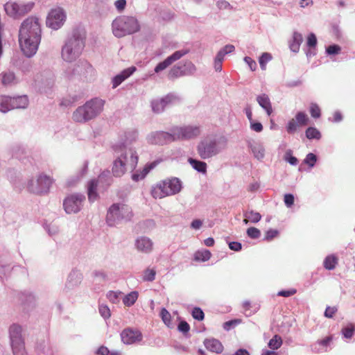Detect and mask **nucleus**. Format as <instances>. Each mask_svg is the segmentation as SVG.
<instances>
[{"label": "nucleus", "instance_id": "6e6d98bb", "mask_svg": "<svg viewBox=\"0 0 355 355\" xmlns=\"http://www.w3.org/2000/svg\"><path fill=\"white\" fill-rule=\"evenodd\" d=\"M99 313L104 319H108L111 314L110 310L107 305H100L98 307Z\"/></svg>", "mask_w": 355, "mask_h": 355}, {"label": "nucleus", "instance_id": "bb28decb", "mask_svg": "<svg viewBox=\"0 0 355 355\" xmlns=\"http://www.w3.org/2000/svg\"><path fill=\"white\" fill-rule=\"evenodd\" d=\"M254 157L258 160H261L265 157V148L262 143L259 141H250L248 144Z\"/></svg>", "mask_w": 355, "mask_h": 355}, {"label": "nucleus", "instance_id": "c85d7f7f", "mask_svg": "<svg viewBox=\"0 0 355 355\" xmlns=\"http://www.w3.org/2000/svg\"><path fill=\"white\" fill-rule=\"evenodd\" d=\"M302 42V35L297 31H294L293 33L291 39L288 41V46L290 50L293 53H298Z\"/></svg>", "mask_w": 355, "mask_h": 355}, {"label": "nucleus", "instance_id": "2eb2a0df", "mask_svg": "<svg viewBox=\"0 0 355 355\" xmlns=\"http://www.w3.org/2000/svg\"><path fill=\"white\" fill-rule=\"evenodd\" d=\"M147 140L149 144L155 145H165L175 141L172 128L170 132H153L148 135Z\"/></svg>", "mask_w": 355, "mask_h": 355}, {"label": "nucleus", "instance_id": "69168bd1", "mask_svg": "<svg viewBox=\"0 0 355 355\" xmlns=\"http://www.w3.org/2000/svg\"><path fill=\"white\" fill-rule=\"evenodd\" d=\"M239 323V320H232L224 322L223 327L225 330L230 331L232 328L234 327Z\"/></svg>", "mask_w": 355, "mask_h": 355}, {"label": "nucleus", "instance_id": "423d86ee", "mask_svg": "<svg viewBox=\"0 0 355 355\" xmlns=\"http://www.w3.org/2000/svg\"><path fill=\"white\" fill-rule=\"evenodd\" d=\"M181 189V181L177 178H173L157 184L153 188L151 193L155 198H162L179 193Z\"/></svg>", "mask_w": 355, "mask_h": 355}, {"label": "nucleus", "instance_id": "a211bd4d", "mask_svg": "<svg viewBox=\"0 0 355 355\" xmlns=\"http://www.w3.org/2000/svg\"><path fill=\"white\" fill-rule=\"evenodd\" d=\"M83 274L77 269H73L68 275L63 292L68 293L79 286L83 280Z\"/></svg>", "mask_w": 355, "mask_h": 355}, {"label": "nucleus", "instance_id": "5fc2aeb1", "mask_svg": "<svg viewBox=\"0 0 355 355\" xmlns=\"http://www.w3.org/2000/svg\"><path fill=\"white\" fill-rule=\"evenodd\" d=\"M341 51V48L338 44H332L326 48V53L327 55H337Z\"/></svg>", "mask_w": 355, "mask_h": 355}, {"label": "nucleus", "instance_id": "052dcab7", "mask_svg": "<svg viewBox=\"0 0 355 355\" xmlns=\"http://www.w3.org/2000/svg\"><path fill=\"white\" fill-rule=\"evenodd\" d=\"M26 153L24 148L17 146L13 149V156L17 159H22V155Z\"/></svg>", "mask_w": 355, "mask_h": 355}, {"label": "nucleus", "instance_id": "b1692460", "mask_svg": "<svg viewBox=\"0 0 355 355\" xmlns=\"http://www.w3.org/2000/svg\"><path fill=\"white\" fill-rule=\"evenodd\" d=\"M18 298L21 304L24 308L33 306L36 302V296L30 291H21L18 294Z\"/></svg>", "mask_w": 355, "mask_h": 355}, {"label": "nucleus", "instance_id": "680f3d73", "mask_svg": "<svg viewBox=\"0 0 355 355\" xmlns=\"http://www.w3.org/2000/svg\"><path fill=\"white\" fill-rule=\"evenodd\" d=\"M279 234V231L274 229H270L266 232L264 239L266 241H271Z\"/></svg>", "mask_w": 355, "mask_h": 355}, {"label": "nucleus", "instance_id": "bf43d9fd", "mask_svg": "<svg viewBox=\"0 0 355 355\" xmlns=\"http://www.w3.org/2000/svg\"><path fill=\"white\" fill-rule=\"evenodd\" d=\"M250 129L256 132H261L263 130V125L260 122L254 120L250 122Z\"/></svg>", "mask_w": 355, "mask_h": 355}, {"label": "nucleus", "instance_id": "c03bdc74", "mask_svg": "<svg viewBox=\"0 0 355 355\" xmlns=\"http://www.w3.org/2000/svg\"><path fill=\"white\" fill-rule=\"evenodd\" d=\"M84 68L85 69L86 73H89L93 71L92 66L85 60L80 61L79 64L76 66V69H73V73H80V68Z\"/></svg>", "mask_w": 355, "mask_h": 355}, {"label": "nucleus", "instance_id": "4468645a", "mask_svg": "<svg viewBox=\"0 0 355 355\" xmlns=\"http://www.w3.org/2000/svg\"><path fill=\"white\" fill-rule=\"evenodd\" d=\"M85 196L81 193H74L67 197L63 202V207L67 214H76L80 211Z\"/></svg>", "mask_w": 355, "mask_h": 355}, {"label": "nucleus", "instance_id": "49530a36", "mask_svg": "<svg viewBox=\"0 0 355 355\" xmlns=\"http://www.w3.org/2000/svg\"><path fill=\"white\" fill-rule=\"evenodd\" d=\"M284 159L292 166H296L298 163V159L293 156V151L291 149L286 151Z\"/></svg>", "mask_w": 355, "mask_h": 355}, {"label": "nucleus", "instance_id": "c9c22d12", "mask_svg": "<svg viewBox=\"0 0 355 355\" xmlns=\"http://www.w3.org/2000/svg\"><path fill=\"white\" fill-rule=\"evenodd\" d=\"M139 296L137 291H132L127 294L123 299V303L126 306H132L137 301Z\"/></svg>", "mask_w": 355, "mask_h": 355}, {"label": "nucleus", "instance_id": "cd10ccee", "mask_svg": "<svg viewBox=\"0 0 355 355\" xmlns=\"http://www.w3.org/2000/svg\"><path fill=\"white\" fill-rule=\"evenodd\" d=\"M157 164V162H153L145 165L142 170H137L132 175V180L135 182H139L143 180L147 174L153 169Z\"/></svg>", "mask_w": 355, "mask_h": 355}, {"label": "nucleus", "instance_id": "f8f14e48", "mask_svg": "<svg viewBox=\"0 0 355 355\" xmlns=\"http://www.w3.org/2000/svg\"><path fill=\"white\" fill-rule=\"evenodd\" d=\"M66 19L65 11L63 8L58 7L50 10L46 17V24L52 30L57 31L64 25Z\"/></svg>", "mask_w": 355, "mask_h": 355}, {"label": "nucleus", "instance_id": "6ab92c4d", "mask_svg": "<svg viewBox=\"0 0 355 355\" xmlns=\"http://www.w3.org/2000/svg\"><path fill=\"white\" fill-rule=\"evenodd\" d=\"M189 53V49H184L175 51L172 55L167 57L164 61L160 62L159 64H157V65L155 67V72L158 73L162 71L171 64H173L174 62L180 60Z\"/></svg>", "mask_w": 355, "mask_h": 355}, {"label": "nucleus", "instance_id": "37998d69", "mask_svg": "<svg viewBox=\"0 0 355 355\" xmlns=\"http://www.w3.org/2000/svg\"><path fill=\"white\" fill-rule=\"evenodd\" d=\"M355 332V327L353 324H349L342 329V334L344 338L350 339Z\"/></svg>", "mask_w": 355, "mask_h": 355}, {"label": "nucleus", "instance_id": "dca6fc26", "mask_svg": "<svg viewBox=\"0 0 355 355\" xmlns=\"http://www.w3.org/2000/svg\"><path fill=\"white\" fill-rule=\"evenodd\" d=\"M40 41V39L19 37L21 50L27 58H31L37 53Z\"/></svg>", "mask_w": 355, "mask_h": 355}, {"label": "nucleus", "instance_id": "de8ad7c7", "mask_svg": "<svg viewBox=\"0 0 355 355\" xmlns=\"http://www.w3.org/2000/svg\"><path fill=\"white\" fill-rule=\"evenodd\" d=\"M160 316L164 323L170 327L171 324V313L165 309L162 308L160 311Z\"/></svg>", "mask_w": 355, "mask_h": 355}, {"label": "nucleus", "instance_id": "58836bf2", "mask_svg": "<svg viewBox=\"0 0 355 355\" xmlns=\"http://www.w3.org/2000/svg\"><path fill=\"white\" fill-rule=\"evenodd\" d=\"M336 263V257L334 255H329L324 260L323 265L327 270H331L335 268Z\"/></svg>", "mask_w": 355, "mask_h": 355}, {"label": "nucleus", "instance_id": "338daca9", "mask_svg": "<svg viewBox=\"0 0 355 355\" xmlns=\"http://www.w3.org/2000/svg\"><path fill=\"white\" fill-rule=\"evenodd\" d=\"M126 3V0H116L114 2V6L119 12H121L125 8Z\"/></svg>", "mask_w": 355, "mask_h": 355}, {"label": "nucleus", "instance_id": "f257e3e1", "mask_svg": "<svg viewBox=\"0 0 355 355\" xmlns=\"http://www.w3.org/2000/svg\"><path fill=\"white\" fill-rule=\"evenodd\" d=\"M114 157L112 173L116 178L123 176L128 169L135 170L138 163L136 151L124 145L114 147Z\"/></svg>", "mask_w": 355, "mask_h": 355}, {"label": "nucleus", "instance_id": "a18cd8bd", "mask_svg": "<svg viewBox=\"0 0 355 355\" xmlns=\"http://www.w3.org/2000/svg\"><path fill=\"white\" fill-rule=\"evenodd\" d=\"M317 160V156L312 153H309L306 155V157L303 160V163L308 165L310 168H312L315 166Z\"/></svg>", "mask_w": 355, "mask_h": 355}, {"label": "nucleus", "instance_id": "13d9d810", "mask_svg": "<svg viewBox=\"0 0 355 355\" xmlns=\"http://www.w3.org/2000/svg\"><path fill=\"white\" fill-rule=\"evenodd\" d=\"M306 45L310 49L315 48L317 45V38L314 33H311L309 35L306 41Z\"/></svg>", "mask_w": 355, "mask_h": 355}, {"label": "nucleus", "instance_id": "0eeeda50", "mask_svg": "<svg viewBox=\"0 0 355 355\" xmlns=\"http://www.w3.org/2000/svg\"><path fill=\"white\" fill-rule=\"evenodd\" d=\"M22 327L13 323L8 328L10 343L14 355H24L25 341L22 335Z\"/></svg>", "mask_w": 355, "mask_h": 355}, {"label": "nucleus", "instance_id": "1a4fd4ad", "mask_svg": "<svg viewBox=\"0 0 355 355\" xmlns=\"http://www.w3.org/2000/svg\"><path fill=\"white\" fill-rule=\"evenodd\" d=\"M41 32L39 19L36 17H29L22 22L19 37L41 40Z\"/></svg>", "mask_w": 355, "mask_h": 355}, {"label": "nucleus", "instance_id": "f704fd0d", "mask_svg": "<svg viewBox=\"0 0 355 355\" xmlns=\"http://www.w3.org/2000/svg\"><path fill=\"white\" fill-rule=\"evenodd\" d=\"M189 163L198 172L205 173L207 172V164L205 162L200 161L193 158L188 159Z\"/></svg>", "mask_w": 355, "mask_h": 355}, {"label": "nucleus", "instance_id": "412c9836", "mask_svg": "<svg viewBox=\"0 0 355 355\" xmlns=\"http://www.w3.org/2000/svg\"><path fill=\"white\" fill-rule=\"evenodd\" d=\"M106 178H108L109 180L110 179L108 171L101 173L98 176V180H92L89 182L87 187V195L88 199L90 202H92L95 201L98 196L96 192L98 182H102L103 181H105Z\"/></svg>", "mask_w": 355, "mask_h": 355}, {"label": "nucleus", "instance_id": "9d476101", "mask_svg": "<svg viewBox=\"0 0 355 355\" xmlns=\"http://www.w3.org/2000/svg\"><path fill=\"white\" fill-rule=\"evenodd\" d=\"M35 3L32 1L22 3L8 1L4 5V10L8 15L18 19L32 10Z\"/></svg>", "mask_w": 355, "mask_h": 355}, {"label": "nucleus", "instance_id": "0e129e2a", "mask_svg": "<svg viewBox=\"0 0 355 355\" xmlns=\"http://www.w3.org/2000/svg\"><path fill=\"white\" fill-rule=\"evenodd\" d=\"M294 196L291 193L284 195V201L287 207H291L294 204Z\"/></svg>", "mask_w": 355, "mask_h": 355}, {"label": "nucleus", "instance_id": "c756f323", "mask_svg": "<svg viewBox=\"0 0 355 355\" xmlns=\"http://www.w3.org/2000/svg\"><path fill=\"white\" fill-rule=\"evenodd\" d=\"M204 345L207 349L216 354H220L223 350L221 343L215 338H207L204 340Z\"/></svg>", "mask_w": 355, "mask_h": 355}, {"label": "nucleus", "instance_id": "f3484780", "mask_svg": "<svg viewBox=\"0 0 355 355\" xmlns=\"http://www.w3.org/2000/svg\"><path fill=\"white\" fill-rule=\"evenodd\" d=\"M309 123V118L304 112H298L295 118L288 121L286 129L288 134H294L299 127L305 126Z\"/></svg>", "mask_w": 355, "mask_h": 355}, {"label": "nucleus", "instance_id": "e433bc0d", "mask_svg": "<svg viewBox=\"0 0 355 355\" xmlns=\"http://www.w3.org/2000/svg\"><path fill=\"white\" fill-rule=\"evenodd\" d=\"M211 253L208 250H198L194 254V259L198 261H206L211 258Z\"/></svg>", "mask_w": 355, "mask_h": 355}, {"label": "nucleus", "instance_id": "79ce46f5", "mask_svg": "<svg viewBox=\"0 0 355 355\" xmlns=\"http://www.w3.org/2000/svg\"><path fill=\"white\" fill-rule=\"evenodd\" d=\"M306 137L309 139H319L321 134L318 130L313 127H309L306 130Z\"/></svg>", "mask_w": 355, "mask_h": 355}, {"label": "nucleus", "instance_id": "72a5a7b5", "mask_svg": "<svg viewBox=\"0 0 355 355\" xmlns=\"http://www.w3.org/2000/svg\"><path fill=\"white\" fill-rule=\"evenodd\" d=\"M11 96H0V112L6 113L8 111L13 110L12 105L11 104Z\"/></svg>", "mask_w": 355, "mask_h": 355}, {"label": "nucleus", "instance_id": "f03ea898", "mask_svg": "<svg viewBox=\"0 0 355 355\" xmlns=\"http://www.w3.org/2000/svg\"><path fill=\"white\" fill-rule=\"evenodd\" d=\"M86 35L83 30L76 28L64 42L61 57L67 62L75 61L82 53L85 45Z\"/></svg>", "mask_w": 355, "mask_h": 355}, {"label": "nucleus", "instance_id": "4c0bfd02", "mask_svg": "<svg viewBox=\"0 0 355 355\" xmlns=\"http://www.w3.org/2000/svg\"><path fill=\"white\" fill-rule=\"evenodd\" d=\"M282 345V339L280 336L275 335L268 342V347L272 350L278 349Z\"/></svg>", "mask_w": 355, "mask_h": 355}, {"label": "nucleus", "instance_id": "603ef678", "mask_svg": "<svg viewBox=\"0 0 355 355\" xmlns=\"http://www.w3.org/2000/svg\"><path fill=\"white\" fill-rule=\"evenodd\" d=\"M247 235L252 239H257L260 237L261 232L257 227H251L247 230Z\"/></svg>", "mask_w": 355, "mask_h": 355}, {"label": "nucleus", "instance_id": "a19ab883", "mask_svg": "<svg viewBox=\"0 0 355 355\" xmlns=\"http://www.w3.org/2000/svg\"><path fill=\"white\" fill-rule=\"evenodd\" d=\"M331 340V338L330 336H327L322 340H319L317 343L312 345L311 350L313 352L318 353L320 352V349L318 348V346H322L323 347H326L329 345V343Z\"/></svg>", "mask_w": 355, "mask_h": 355}, {"label": "nucleus", "instance_id": "7ed1b4c3", "mask_svg": "<svg viewBox=\"0 0 355 355\" xmlns=\"http://www.w3.org/2000/svg\"><path fill=\"white\" fill-rule=\"evenodd\" d=\"M104 101L94 98L79 106L73 113L72 119L78 123H86L95 119L103 110Z\"/></svg>", "mask_w": 355, "mask_h": 355}, {"label": "nucleus", "instance_id": "6e6552de", "mask_svg": "<svg viewBox=\"0 0 355 355\" xmlns=\"http://www.w3.org/2000/svg\"><path fill=\"white\" fill-rule=\"evenodd\" d=\"M223 148L217 139L209 137L202 139L196 147L198 154L202 159H208L217 155Z\"/></svg>", "mask_w": 355, "mask_h": 355}, {"label": "nucleus", "instance_id": "864d4df0", "mask_svg": "<svg viewBox=\"0 0 355 355\" xmlns=\"http://www.w3.org/2000/svg\"><path fill=\"white\" fill-rule=\"evenodd\" d=\"M192 317L199 321H201L205 318V313L199 307H195L193 309L191 312Z\"/></svg>", "mask_w": 355, "mask_h": 355}, {"label": "nucleus", "instance_id": "8fccbe9b", "mask_svg": "<svg viewBox=\"0 0 355 355\" xmlns=\"http://www.w3.org/2000/svg\"><path fill=\"white\" fill-rule=\"evenodd\" d=\"M156 271L154 269L147 268L143 276V280L145 282H153L155 278Z\"/></svg>", "mask_w": 355, "mask_h": 355}, {"label": "nucleus", "instance_id": "4be33fe9", "mask_svg": "<svg viewBox=\"0 0 355 355\" xmlns=\"http://www.w3.org/2000/svg\"><path fill=\"white\" fill-rule=\"evenodd\" d=\"M186 69H189L191 72L196 70L195 65L191 62H187L184 64L174 65L170 70L168 76L170 78H178L187 74Z\"/></svg>", "mask_w": 355, "mask_h": 355}, {"label": "nucleus", "instance_id": "5701e85b", "mask_svg": "<svg viewBox=\"0 0 355 355\" xmlns=\"http://www.w3.org/2000/svg\"><path fill=\"white\" fill-rule=\"evenodd\" d=\"M176 98V96L173 94H168L165 97L159 100H153L151 102V107L153 112L159 114L162 112L166 106L173 103Z\"/></svg>", "mask_w": 355, "mask_h": 355}, {"label": "nucleus", "instance_id": "393cba45", "mask_svg": "<svg viewBox=\"0 0 355 355\" xmlns=\"http://www.w3.org/2000/svg\"><path fill=\"white\" fill-rule=\"evenodd\" d=\"M153 243L150 239L146 236L138 237L135 241V246L138 251L144 253H149L153 250Z\"/></svg>", "mask_w": 355, "mask_h": 355}, {"label": "nucleus", "instance_id": "2f4dec72", "mask_svg": "<svg viewBox=\"0 0 355 355\" xmlns=\"http://www.w3.org/2000/svg\"><path fill=\"white\" fill-rule=\"evenodd\" d=\"M11 104L13 109H25L28 105V98L26 95L11 97Z\"/></svg>", "mask_w": 355, "mask_h": 355}, {"label": "nucleus", "instance_id": "39448f33", "mask_svg": "<svg viewBox=\"0 0 355 355\" xmlns=\"http://www.w3.org/2000/svg\"><path fill=\"white\" fill-rule=\"evenodd\" d=\"M133 216L132 208L122 202L114 203L108 209L106 222L110 227L130 221Z\"/></svg>", "mask_w": 355, "mask_h": 355}, {"label": "nucleus", "instance_id": "aec40b11", "mask_svg": "<svg viewBox=\"0 0 355 355\" xmlns=\"http://www.w3.org/2000/svg\"><path fill=\"white\" fill-rule=\"evenodd\" d=\"M121 338L124 344L132 345L140 342L143 338V336L140 331L128 328L122 331Z\"/></svg>", "mask_w": 355, "mask_h": 355}, {"label": "nucleus", "instance_id": "ddd939ff", "mask_svg": "<svg viewBox=\"0 0 355 355\" xmlns=\"http://www.w3.org/2000/svg\"><path fill=\"white\" fill-rule=\"evenodd\" d=\"M172 130L175 141L191 139L200 134V128L198 125L174 126Z\"/></svg>", "mask_w": 355, "mask_h": 355}, {"label": "nucleus", "instance_id": "ea45409f", "mask_svg": "<svg viewBox=\"0 0 355 355\" xmlns=\"http://www.w3.org/2000/svg\"><path fill=\"white\" fill-rule=\"evenodd\" d=\"M243 216L245 218H249V220L253 223H257L261 219V215L252 210L244 212Z\"/></svg>", "mask_w": 355, "mask_h": 355}, {"label": "nucleus", "instance_id": "e2e57ef3", "mask_svg": "<svg viewBox=\"0 0 355 355\" xmlns=\"http://www.w3.org/2000/svg\"><path fill=\"white\" fill-rule=\"evenodd\" d=\"M178 329L180 331L184 334H187L190 330V326L186 321H181L178 326Z\"/></svg>", "mask_w": 355, "mask_h": 355}, {"label": "nucleus", "instance_id": "9b49d317", "mask_svg": "<svg viewBox=\"0 0 355 355\" xmlns=\"http://www.w3.org/2000/svg\"><path fill=\"white\" fill-rule=\"evenodd\" d=\"M51 184L52 180L49 176L40 174L36 178L28 180L27 189L31 193L43 194L49 191Z\"/></svg>", "mask_w": 355, "mask_h": 355}, {"label": "nucleus", "instance_id": "4d7b16f0", "mask_svg": "<svg viewBox=\"0 0 355 355\" xmlns=\"http://www.w3.org/2000/svg\"><path fill=\"white\" fill-rule=\"evenodd\" d=\"M122 293L121 291H110L107 294V297L112 303H116L119 301V297Z\"/></svg>", "mask_w": 355, "mask_h": 355}, {"label": "nucleus", "instance_id": "774afa93", "mask_svg": "<svg viewBox=\"0 0 355 355\" xmlns=\"http://www.w3.org/2000/svg\"><path fill=\"white\" fill-rule=\"evenodd\" d=\"M45 229L50 236H54L57 234L59 231L58 227L52 224L46 225Z\"/></svg>", "mask_w": 355, "mask_h": 355}, {"label": "nucleus", "instance_id": "20e7f679", "mask_svg": "<svg viewBox=\"0 0 355 355\" xmlns=\"http://www.w3.org/2000/svg\"><path fill=\"white\" fill-rule=\"evenodd\" d=\"M112 29L114 35L120 38L138 32L140 25L136 17L122 15L112 21Z\"/></svg>", "mask_w": 355, "mask_h": 355}, {"label": "nucleus", "instance_id": "09e8293b", "mask_svg": "<svg viewBox=\"0 0 355 355\" xmlns=\"http://www.w3.org/2000/svg\"><path fill=\"white\" fill-rule=\"evenodd\" d=\"M272 60V55L269 53H263L260 56L259 62L262 70L266 69V64Z\"/></svg>", "mask_w": 355, "mask_h": 355}, {"label": "nucleus", "instance_id": "a878e982", "mask_svg": "<svg viewBox=\"0 0 355 355\" xmlns=\"http://www.w3.org/2000/svg\"><path fill=\"white\" fill-rule=\"evenodd\" d=\"M137 68L135 67H130L123 70L121 73L116 75L112 78V88L117 87L119 85H121L125 79L129 78L135 71Z\"/></svg>", "mask_w": 355, "mask_h": 355}, {"label": "nucleus", "instance_id": "7c9ffc66", "mask_svg": "<svg viewBox=\"0 0 355 355\" xmlns=\"http://www.w3.org/2000/svg\"><path fill=\"white\" fill-rule=\"evenodd\" d=\"M257 101L266 112L268 116L272 113V104L269 96L266 94H262L257 96Z\"/></svg>", "mask_w": 355, "mask_h": 355}, {"label": "nucleus", "instance_id": "3c124183", "mask_svg": "<svg viewBox=\"0 0 355 355\" xmlns=\"http://www.w3.org/2000/svg\"><path fill=\"white\" fill-rule=\"evenodd\" d=\"M310 114L313 118L318 119L321 115V111L319 106L315 103H312L310 105Z\"/></svg>", "mask_w": 355, "mask_h": 355}, {"label": "nucleus", "instance_id": "473e14b6", "mask_svg": "<svg viewBox=\"0 0 355 355\" xmlns=\"http://www.w3.org/2000/svg\"><path fill=\"white\" fill-rule=\"evenodd\" d=\"M1 75L2 76L1 83L4 86H10L18 83V80L12 71H5Z\"/></svg>", "mask_w": 355, "mask_h": 355}]
</instances>
